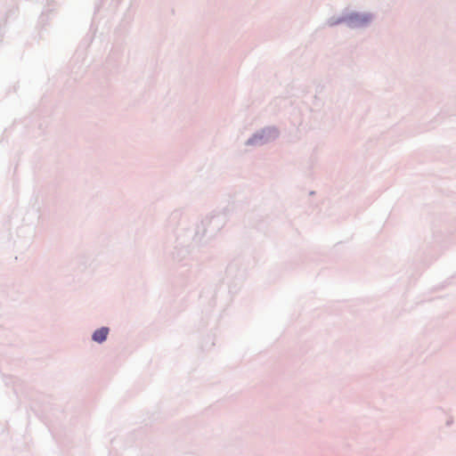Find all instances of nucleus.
Segmentation results:
<instances>
[{"label":"nucleus","instance_id":"1","mask_svg":"<svg viewBox=\"0 0 456 456\" xmlns=\"http://www.w3.org/2000/svg\"><path fill=\"white\" fill-rule=\"evenodd\" d=\"M109 334V329L106 327H102L99 330H96L93 334V339L97 343H102L106 340L107 336Z\"/></svg>","mask_w":456,"mask_h":456}]
</instances>
